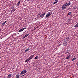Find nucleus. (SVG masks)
Here are the masks:
<instances>
[{"label": "nucleus", "instance_id": "9b49d317", "mask_svg": "<svg viewBox=\"0 0 78 78\" xmlns=\"http://www.w3.org/2000/svg\"><path fill=\"white\" fill-rule=\"evenodd\" d=\"M67 41H65L64 42V43H63V45L64 46H66V45H67Z\"/></svg>", "mask_w": 78, "mask_h": 78}, {"label": "nucleus", "instance_id": "4468645a", "mask_svg": "<svg viewBox=\"0 0 78 78\" xmlns=\"http://www.w3.org/2000/svg\"><path fill=\"white\" fill-rule=\"evenodd\" d=\"M71 56V55H69L66 58V59H68L69 58H70V57Z\"/></svg>", "mask_w": 78, "mask_h": 78}, {"label": "nucleus", "instance_id": "b1692460", "mask_svg": "<svg viewBox=\"0 0 78 78\" xmlns=\"http://www.w3.org/2000/svg\"><path fill=\"white\" fill-rule=\"evenodd\" d=\"M35 28L34 29H33V30H32L31 31V32H33V31H34V30H35Z\"/></svg>", "mask_w": 78, "mask_h": 78}, {"label": "nucleus", "instance_id": "f03ea898", "mask_svg": "<svg viewBox=\"0 0 78 78\" xmlns=\"http://www.w3.org/2000/svg\"><path fill=\"white\" fill-rule=\"evenodd\" d=\"M51 14H52V12H49V13L47 14L46 17H50Z\"/></svg>", "mask_w": 78, "mask_h": 78}, {"label": "nucleus", "instance_id": "393cba45", "mask_svg": "<svg viewBox=\"0 0 78 78\" xmlns=\"http://www.w3.org/2000/svg\"><path fill=\"white\" fill-rule=\"evenodd\" d=\"M76 9V7H74L73 8V9Z\"/></svg>", "mask_w": 78, "mask_h": 78}, {"label": "nucleus", "instance_id": "39448f33", "mask_svg": "<svg viewBox=\"0 0 78 78\" xmlns=\"http://www.w3.org/2000/svg\"><path fill=\"white\" fill-rule=\"evenodd\" d=\"M13 76V75H12V74H9L8 76H7V77L8 78H12V76Z\"/></svg>", "mask_w": 78, "mask_h": 78}, {"label": "nucleus", "instance_id": "f8f14e48", "mask_svg": "<svg viewBox=\"0 0 78 78\" xmlns=\"http://www.w3.org/2000/svg\"><path fill=\"white\" fill-rule=\"evenodd\" d=\"M58 0H55L53 3V5H55V4H56V3H58Z\"/></svg>", "mask_w": 78, "mask_h": 78}, {"label": "nucleus", "instance_id": "a211bd4d", "mask_svg": "<svg viewBox=\"0 0 78 78\" xmlns=\"http://www.w3.org/2000/svg\"><path fill=\"white\" fill-rule=\"evenodd\" d=\"M6 22H7L6 21L4 22L3 23H2V25H5V23H6Z\"/></svg>", "mask_w": 78, "mask_h": 78}, {"label": "nucleus", "instance_id": "aec40b11", "mask_svg": "<svg viewBox=\"0 0 78 78\" xmlns=\"http://www.w3.org/2000/svg\"><path fill=\"white\" fill-rule=\"evenodd\" d=\"M20 2L19 1L17 3V5L19 6V5H20Z\"/></svg>", "mask_w": 78, "mask_h": 78}, {"label": "nucleus", "instance_id": "a878e982", "mask_svg": "<svg viewBox=\"0 0 78 78\" xmlns=\"http://www.w3.org/2000/svg\"><path fill=\"white\" fill-rule=\"evenodd\" d=\"M15 9L12 10V11H13V12H14V11H15Z\"/></svg>", "mask_w": 78, "mask_h": 78}, {"label": "nucleus", "instance_id": "7ed1b4c3", "mask_svg": "<svg viewBox=\"0 0 78 78\" xmlns=\"http://www.w3.org/2000/svg\"><path fill=\"white\" fill-rule=\"evenodd\" d=\"M67 6V5L66 4H64L63 6L62 7V10H64L66 8V7Z\"/></svg>", "mask_w": 78, "mask_h": 78}, {"label": "nucleus", "instance_id": "bb28decb", "mask_svg": "<svg viewBox=\"0 0 78 78\" xmlns=\"http://www.w3.org/2000/svg\"><path fill=\"white\" fill-rule=\"evenodd\" d=\"M70 22V20H68V22Z\"/></svg>", "mask_w": 78, "mask_h": 78}, {"label": "nucleus", "instance_id": "0eeeda50", "mask_svg": "<svg viewBox=\"0 0 78 78\" xmlns=\"http://www.w3.org/2000/svg\"><path fill=\"white\" fill-rule=\"evenodd\" d=\"M26 72H27V71H26V70H23L21 72V74L22 75H23L24 74H25V73Z\"/></svg>", "mask_w": 78, "mask_h": 78}, {"label": "nucleus", "instance_id": "c85d7f7f", "mask_svg": "<svg viewBox=\"0 0 78 78\" xmlns=\"http://www.w3.org/2000/svg\"><path fill=\"white\" fill-rule=\"evenodd\" d=\"M24 75H23L22 76H24Z\"/></svg>", "mask_w": 78, "mask_h": 78}, {"label": "nucleus", "instance_id": "f3484780", "mask_svg": "<svg viewBox=\"0 0 78 78\" xmlns=\"http://www.w3.org/2000/svg\"><path fill=\"white\" fill-rule=\"evenodd\" d=\"M76 59V58H73V59H72V61H74V60H75Z\"/></svg>", "mask_w": 78, "mask_h": 78}, {"label": "nucleus", "instance_id": "4be33fe9", "mask_svg": "<svg viewBox=\"0 0 78 78\" xmlns=\"http://www.w3.org/2000/svg\"><path fill=\"white\" fill-rule=\"evenodd\" d=\"M71 13H71V12H69L68 13V15H70V14H71Z\"/></svg>", "mask_w": 78, "mask_h": 78}, {"label": "nucleus", "instance_id": "423d86ee", "mask_svg": "<svg viewBox=\"0 0 78 78\" xmlns=\"http://www.w3.org/2000/svg\"><path fill=\"white\" fill-rule=\"evenodd\" d=\"M45 14H46V13H44L43 14H41L40 16V17H44V16H45Z\"/></svg>", "mask_w": 78, "mask_h": 78}, {"label": "nucleus", "instance_id": "ddd939ff", "mask_svg": "<svg viewBox=\"0 0 78 78\" xmlns=\"http://www.w3.org/2000/svg\"><path fill=\"white\" fill-rule=\"evenodd\" d=\"M70 4H71V3L70 2H69L68 4L67 3H65V5H66V6H69Z\"/></svg>", "mask_w": 78, "mask_h": 78}, {"label": "nucleus", "instance_id": "6ab92c4d", "mask_svg": "<svg viewBox=\"0 0 78 78\" xmlns=\"http://www.w3.org/2000/svg\"><path fill=\"white\" fill-rule=\"evenodd\" d=\"M28 61H29V60L27 58L25 61V62H28Z\"/></svg>", "mask_w": 78, "mask_h": 78}, {"label": "nucleus", "instance_id": "cd10ccee", "mask_svg": "<svg viewBox=\"0 0 78 78\" xmlns=\"http://www.w3.org/2000/svg\"><path fill=\"white\" fill-rule=\"evenodd\" d=\"M76 64H77V65H78V62Z\"/></svg>", "mask_w": 78, "mask_h": 78}, {"label": "nucleus", "instance_id": "1a4fd4ad", "mask_svg": "<svg viewBox=\"0 0 78 78\" xmlns=\"http://www.w3.org/2000/svg\"><path fill=\"white\" fill-rule=\"evenodd\" d=\"M70 40V38L69 37H67L66 38V40L67 41H69Z\"/></svg>", "mask_w": 78, "mask_h": 78}, {"label": "nucleus", "instance_id": "6e6552de", "mask_svg": "<svg viewBox=\"0 0 78 78\" xmlns=\"http://www.w3.org/2000/svg\"><path fill=\"white\" fill-rule=\"evenodd\" d=\"M28 35H29V34H27L23 37L22 39H25V37H27Z\"/></svg>", "mask_w": 78, "mask_h": 78}, {"label": "nucleus", "instance_id": "f257e3e1", "mask_svg": "<svg viewBox=\"0 0 78 78\" xmlns=\"http://www.w3.org/2000/svg\"><path fill=\"white\" fill-rule=\"evenodd\" d=\"M35 55H36V54H35L34 55H32L30 56L29 58H27V59H28V60L29 61H30L31 59H32L33 58V57H34V56H35Z\"/></svg>", "mask_w": 78, "mask_h": 78}, {"label": "nucleus", "instance_id": "20e7f679", "mask_svg": "<svg viewBox=\"0 0 78 78\" xmlns=\"http://www.w3.org/2000/svg\"><path fill=\"white\" fill-rule=\"evenodd\" d=\"M26 28H26V27H24L23 28L21 29L20 30L18 31V32H19L20 33V32L23 31L24 30L26 29Z\"/></svg>", "mask_w": 78, "mask_h": 78}, {"label": "nucleus", "instance_id": "2eb2a0df", "mask_svg": "<svg viewBox=\"0 0 78 78\" xmlns=\"http://www.w3.org/2000/svg\"><path fill=\"white\" fill-rule=\"evenodd\" d=\"M78 27V23H77V24H76L74 26L75 28H76V27Z\"/></svg>", "mask_w": 78, "mask_h": 78}, {"label": "nucleus", "instance_id": "412c9836", "mask_svg": "<svg viewBox=\"0 0 78 78\" xmlns=\"http://www.w3.org/2000/svg\"><path fill=\"white\" fill-rule=\"evenodd\" d=\"M28 50H29V48H28V49H27L25 51V52H27V51H28Z\"/></svg>", "mask_w": 78, "mask_h": 78}, {"label": "nucleus", "instance_id": "dca6fc26", "mask_svg": "<svg viewBox=\"0 0 78 78\" xmlns=\"http://www.w3.org/2000/svg\"><path fill=\"white\" fill-rule=\"evenodd\" d=\"M38 59V56H37L34 58V59Z\"/></svg>", "mask_w": 78, "mask_h": 78}, {"label": "nucleus", "instance_id": "5701e85b", "mask_svg": "<svg viewBox=\"0 0 78 78\" xmlns=\"http://www.w3.org/2000/svg\"><path fill=\"white\" fill-rule=\"evenodd\" d=\"M69 51H66V53H69Z\"/></svg>", "mask_w": 78, "mask_h": 78}, {"label": "nucleus", "instance_id": "9d476101", "mask_svg": "<svg viewBox=\"0 0 78 78\" xmlns=\"http://www.w3.org/2000/svg\"><path fill=\"white\" fill-rule=\"evenodd\" d=\"M16 78H19V77H20V75L19 74H17L15 76Z\"/></svg>", "mask_w": 78, "mask_h": 78}]
</instances>
